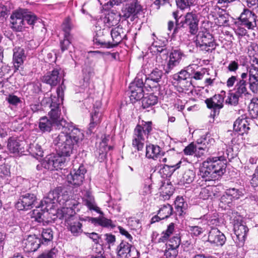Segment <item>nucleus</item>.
Instances as JSON below:
<instances>
[{
  "instance_id": "obj_33",
  "label": "nucleus",
  "mask_w": 258,
  "mask_h": 258,
  "mask_svg": "<svg viewBox=\"0 0 258 258\" xmlns=\"http://www.w3.org/2000/svg\"><path fill=\"white\" fill-rule=\"evenodd\" d=\"M24 22H26L32 28L35 26H37L39 24L41 23V20L37 17V16L31 12L28 11L27 9H23Z\"/></svg>"
},
{
  "instance_id": "obj_17",
  "label": "nucleus",
  "mask_w": 258,
  "mask_h": 258,
  "mask_svg": "<svg viewBox=\"0 0 258 258\" xmlns=\"http://www.w3.org/2000/svg\"><path fill=\"white\" fill-rule=\"evenodd\" d=\"M256 16L252 11L244 9L241 14L239 20L241 25L244 26L248 29H253L256 26Z\"/></svg>"
},
{
  "instance_id": "obj_30",
  "label": "nucleus",
  "mask_w": 258,
  "mask_h": 258,
  "mask_svg": "<svg viewBox=\"0 0 258 258\" xmlns=\"http://www.w3.org/2000/svg\"><path fill=\"white\" fill-rule=\"evenodd\" d=\"M249 124L246 118L242 116L241 118H237L233 124V129L235 131L239 132V134L243 135L247 134L249 130Z\"/></svg>"
},
{
  "instance_id": "obj_32",
  "label": "nucleus",
  "mask_w": 258,
  "mask_h": 258,
  "mask_svg": "<svg viewBox=\"0 0 258 258\" xmlns=\"http://www.w3.org/2000/svg\"><path fill=\"white\" fill-rule=\"evenodd\" d=\"M132 244L122 241L117 248V255L120 258H128L131 256Z\"/></svg>"
},
{
  "instance_id": "obj_8",
  "label": "nucleus",
  "mask_w": 258,
  "mask_h": 258,
  "mask_svg": "<svg viewBox=\"0 0 258 258\" xmlns=\"http://www.w3.org/2000/svg\"><path fill=\"white\" fill-rule=\"evenodd\" d=\"M226 96V92L221 91L220 94H216L212 97L205 100L207 106L209 109H213L214 116L218 115L220 110L223 107L224 98Z\"/></svg>"
},
{
  "instance_id": "obj_59",
  "label": "nucleus",
  "mask_w": 258,
  "mask_h": 258,
  "mask_svg": "<svg viewBox=\"0 0 258 258\" xmlns=\"http://www.w3.org/2000/svg\"><path fill=\"white\" fill-rule=\"evenodd\" d=\"M94 219L97 220L98 224L102 226L103 227H110L111 228H113L115 227V225L113 224H112V222L111 220L108 219L104 217H102L99 219L94 218Z\"/></svg>"
},
{
  "instance_id": "obj_20",
  "label": "nucleus",
  "mask_w": 258,
  "mask_h": 258,
  "mask_svg": "<svg viewBox=\"0 0 258 258\" xmlns=\"http://www.w3.org/2000/svg\"><path fill=\"white\" fill-rule=\"evenodd\" d=\"M233 229L237 239L240 242H244L245 240L248 229L245 223L242 221L241 217H239L234 220Z\"/></svg>"
},
{
  "instance_id": "obj_4",
  "label": "nucleus",
  "mask_w": 258,
  "mask_h": 258,
  "mask_svg": "<svg viewBox=\"0 0 258 258\" xmlns=\"http://www.w3.org/2000/svg\"><path fill=\"white\" fill-rule=\"evenodd\" d=\"M197 47L203 51L212 53L218 45L212 35L207 31L200 32L195 40Z\"/></svg>"
},
{
  "instance_id": "obj_5",
  "label": "nucleus",
  "mask_w": 258,
  "mask_h": 258,
  "mask_svg": "<svg viewBox=\"0 0 258 258\" xmlns=\"http://www.w3.org/2000/svg\"><path fill=\"white\" fill-rule=\"evenodd\" d=\"M79 203L75 200H69L66 202V207L62 208L57 213V217L64 221L65 225L77 218L76 211L79 210L78 208Z\"/></svg>"
},
{
  "instance_id": "obj_27",
  "label": "nucleus",
  "mask_w": 258,
  "mask_h": 258,
  "mask_svg": "<svg viewBox=\"0 0 258 258\" xmlns=\"http://www.w3.org/2000/svg\"><path fill=\"white\" fill-rule=\"evenodd\" d=\"M83 201L84 205H86L90 210L94 211L101 215L103 214V212L100 210V208L97 206L94 197L92 195L90 191L86 190L85 191L83 198Z\"/></svg>"
},
{
  "instance_id": "obj_28",
  "label": "nucleus",
  "mask_w": 258,
  "mask_h": 258,
  "mask_svg": "<svg viewBox=\"0 0 258 258\" xmlns=\"http://www.w3.org/2000/svg\"><path fill=\"white\" fill-rule=\"evenodd\" d=\"M173 78L185 87L186 90H188V88L192 86L190 80H187L190 79V74L185 70H181L178 74H174Z\"/></svg>"
},
{
  "instance_id": "obj_57",
  "label": "nucleus",
  "mask_w": 258,
  "mask_h": 258,
  "mask_svg": "<svg viewBox=\"0 0 258 258\" xmlns=\"http://www.w3.org/2000/svg\"><path fill=\"white\" fill-rule=\"evenodd\" d=\"M195 0H176L177 7L184 10L194 4Z\"/></svg>"
},
{
  "instance_id": "obj_47",
  "label": "nucleus",
  "mask_w": 258,
  "mask_h": 258,
  "mask_svg": "<svg viewBox=\"0 0 258 258\" xmlns=\"http://www.w3.org/2000/svg\"><path fill=\"white\" fill-rule=\"evenodd\" d=\"M196 176L195 172L191 169L186 170L182 177L181 182L183 184L191 183Z\"/></svg>"
},
{
  "instance_id": "obj_43",
  "label": "nucleus",
  "mask_w": 258,
  "mask_h": 258,
  "mask_svg": "<svg viewBox=\"0 0 258 258\" xmlns=\"http://www.w3.org/2000/svg\"><path fill=\"white\" fill-rule=\"evenodd\" d=\"M246 86V82L245 80H239L237 81L235 86V92H236L238 95H241V96H242L243 95H246L248 93Z\"/></svg>"
},
{
  "instance_id": "obj_60",
  "label": "nucleus",
  "mask_w": 258,
  "mask_h": 258,
  "mask_svg": "<svg viewBox=\"0 0 258 258\" xmlns=\"http://www.w3.org/2000/svg\"><path fill=\"white\" fill-rule=\"evenodd\" d=\"M189 231L195 236H199L204 232L203 228L199 226H189Z\"/></svg>"
},
{
  "instance_id": "obj_13",
  "label": "nucleus",
  "mask_w": 258,
  "mask_h": 258,
  "mask_svg": "<svg viewBox=\"0 0 258 258\" xmlns=\"http://www.w3.org/2000/svg\"><path fill=\"white\" fill-rule=\"evenodd\" d=\"M23 12V9H20L13 12L10 17L11 28L16 31H22L26 27Z\"/></svg>"
},
{
  "instance_id": "obj_41",
  "label": "nucleus",
  "mask_w": 258,
  "mask_h": 258,
  "mask_svg": "<svg viewBox=\"0 0 258 258\" xmlns=\"http://www.w3.org/2000/svg\"><path fill=\"white\" fill-rule=\"evenodd\" d=\"M175 212L176 215L179 216L182 215L184 211L185 210L187 207V204L184 202L182 197H177L174 202Z\"/></svg>"
},
{
  "instance_id": "obj_22",
  "label": "nucleus",
  "mask_w": 258,
  "mask_h": 258,
  "mask_svg": "<svg viewBox=\"0 0 258 258\" xmlns=\"http://www.w3.org/2000/svg\"><path fill=\"white\" fill-rule=\"evenodd\" d=\"M183 55V53L180 49H172L169 54V60L167 67L164 69L165 73H169L174 67L178 66Z\"/></svg>"
},
{
  "instance_id": "obj_10",
  "label": "nucleus",
  "mask_w": 258,
  "mask_h": 258,
  "mask_svg": "<svg viewBox=\"0 0 258 258\" xmlns=\"http://www.w3.org/2000/svg\"><path fill=\"white\" fill-rule=\"evenodd\" d=\"M163 76L161 70L155 69L148 75L145 77V84L153 91H159L160 90V82Z\"/></svg>"
},
{
  "instance_id": "obj_46",
  "label": "nucleus",
  "mask_w": 258,
  "mask_h": 258,
  "mask_svg": "<svg viewBox=\"0 0 258 258\" xmlns=\"http://www.w3.org/2000/svg\"><path fill=\"white\" fill-rule=\"evenodd\" d=\"M248 111L251 117L256 118L258 116V99L253 98L248 105Z\"/></svg>"
},
{
  "instance_id": "obj_37",
  "label": "nucleus",
  "mask_w": 258,
  "mask_h": 258,
  "mask_svg": "<svg viewBox=\"0 0 258 258\" xmlns=\"http://www.w3.org/2000/svg\"><path fill=\"white\" fill-rule=\"evenodd\" d=\"M181 163L180 161L175 164H172L169 162L168 164H165L160 169V172L166 177H170L176 169L180 167Z\"/></svg>"
},
{
  "instance_id": "obj_55",
  "label": "nucleus",
  "mask_w": 258,
  "mask_h": 258,
  "mask_svg": "<svg viewBox=\"0 0 258 258\" xmlns=\"http://www.w3.org/2000/svg\"><path fill=\"white\" fill-rule=\"evenodd\" d=\"M180 238L176 234V236L172 237L169 239L168 244H166L167 247L177 249L180 244Z\"/></svg>"
},
{
  "instance_id": "obj_3",
  "label": "nucleus",
  "mask_w": 258,
  "mask_h": 258,
  "mask_svg": "<svg viewBox=\"0 0 258 258\" xmlns=\"http://www.w3.org/2000/svg\"><path fill=\"white\" fill-rule=\"evenodd\" d=\"M226 161L224 157H210L202 163L199 175L206 181L218 179L225 172Z\"/></svg>"
},
{
  "instance_id": "obj_29",
  "label": "nucleus",
  "mask_w": 258,
  "mask_h": 258,
  "mask_svg": "<svg viewBox=\"0 0 258 258\" xmlns=\"http://www.w3.org/2000/svg\"><path fill=\"white\" fill-rule=\"evenodd\" d=\"M26 56L25 51L21 47H15L13 49V63L14 67L18 70L19 67L23 63Z\"/></svg>"
},
{
  "instance_id": "obj_58",
  "label": "nucleus",
  "mask_w": 258,
  "mask_h": 258,
  "mask_svg": "<svg viewBox=\"0 0 258 258\" xmlns=\"http://www.w3.org/2000/svg\"><path fill=\"white\" fill-rule=\"evenodd\" d=\"M233 200L232 199L226 192L221 197L220 203L221 206L223 207L225 206V208H226L227 206L229 207H231L232 205V201Z\"/></svg>"
},
{
  "instance_id": "obj_42",
  "label": "nucleus",
  "mask_w": 258,
  "mask_h": 258,
  "mask_svg": "<svg viewBox=\"0 0 258 258\" xmlns=\"http://www.w3.org/2000/svg\"><path fill=\"white\" fill-rule=\"evenodd\" d=\"M173 213L172 206L168 204L162 205L159 209L158 215L161 216L163 219L168 218Z\"/></svg>"
},
{
  "instance_id": "obj_1",
  "label": "nucleus",
  "mask_w": 258,
  "mask_h": 258,
  "mask_svg": "<svg viewBox=\"0 0 258 258\" xmlns=\"http://www.w3.org/2000/svg\"><path fill=\"white\" fill-rule=\"evenodd\" d=\"M64 89L65 87L62 83L56 90L57 98L51 96V110L48 113L51 120L56 125V128L60 131V134L56 138H58L59 143L61 144L60 146L62 147V148L66 147L64 142L67 143L72 141L71 138L77 139V140L84 138L83 133L79 128L75 127L72 123L67 122L60 117L61 112L59 106L63 100Z\"/></svg>"
},
{
  "instance_id": "obj_63",
  "label": "nucleus",
  "mask_w": 258,
  "mask_h": 258,
  "mask_svg": "<svg viewBox=\"0 0 258 258\" xmlns=\"http://www.w3.org/2000/svg\"><path fill=\"white\" fill-rule=\"evenodd\" d=\"M196 151V146L193 143H191L184 148L183 152L186 155H192Z\"/></svg>"
},
{
  "instance_id": "obj_40",
  "label": "nucleus",
  "mask_w": 258,
  "mask_h": 258,
  "mask_svg": "<svg viewBox=\"0 0 258 258\" xmlns=\"http://www.w3.org/2000/svg\"><path fill=\"white\" fill-rule=\"evenodd\" d=\"M53 231L51 228L43 229L41 234V243L42 245H48L52 240Z\"/></svg>"
},
{
  "instance_id": "obj_52",
  "label": "nucleus",
  "mask_w": 258,
  "mask_h": 258,
  "mask_svg": "<svg viewBox=\"0 0 258 258\" xmlns=\"http://www.w3.org/2000/svg\"><path fill=\"white\" fill-rule=\"evenodd\" d=\"M102 239L105 241V244L108 245V248H110L111 246H113L116 241L115 235L110 233H106L102 235Z\"/></svg>"
},
{
  "instance_id": "obj_23",
  "label": "nucleus",
  "mask_w": 258,
  "mask_h": 258,
  "mask_svg": "<svg viewBox=\"0 0 258 258\" xmlns=\"http://www.w3.org/2000/svg\"><path fill=\"white\" fill-rule=\"evenodd\" d=\"M41 239L35 235H29L23 241V247L27 252H34L41 245Z\"/></svg>"
},
{
  "instance_id": "obj_44",
  "label": "nucleus",
  "mask_w": 258,
  "mask_h": 258,
  "mask_svg": "<svg viewBox=\"0 0 258 258\" xmlns=\"http://www.w3.org/2000/svg\"><path fill=\"white\" fill-rule=\"evenodd\" d=\"M35 206L36 208L32 211L31 217L39 223L43 222L44 221V213L46 211L40 206Z\"/></svg>"
},
{
  "instance_id": "obj_24",
  "label": "nucleus",
  "mask_w": 258,
  "mask_h": 258,
  "mask_svg": "<svg viewBox=\"0 0 258 258\" xmlns=\"http://www.w3.org/2000/svg\"><path fill=\"white\" fill-rule=\"evenodd\" d=\"M95 34L94 36V43L98 46H100L103 48H108L109 46V42L107 41L105 39V34L107 33V30L105 29H101L99 26L98 23L95 26L94 30Z\"/></svg>"
},
{
  "instance_id": "obj_19",
  "label": "nucleus",
  "mask_w": 258,
  "mask_h": 258,
  "mask_svg": "<svg viewBox=\"0 0 258 258\" xmlns=\"http://www.w3.org/2000/svg\"><path fill=\"white\" fill-rule=\"evenodd\" d=\"M226 241L225 235L218 228L212 227L208 233V241L217 246H223Z\"/></svg>"
},
{
  "instance_id": "obj_31",
  "label": "nucleus",
  "mask_w": 258,
  "mask_h": 258,
  "mask_svg": "<svg viewBox=\"0 0 258 258\" xmlns=\"http://www.w3.org/2000/svg\"><path fill=\"white\" fill-rule=\"evenodd\" d=\"M73 236H78L83 232L82 224L78 219H75L65 225Z\"/></svg>"
},
{
  "instance_id": "obj_34",
  "label": "nucleus",
  "mask_w": 258,
  "mask_h": 258,
  "mask_svg": "<svg viewBox=\"0 0 258 258\" xmlns=\"http://www.w3.org/2000/svg\"><path fill=\"white\" fill-rule=\"evenodd\" d=\"M119 21L118 15L114 13H109L103 19L104 26L110 28L116 26Z\"/></svg>"
},
{
  "instance_id": "obj_26",
  "label": "nucleus",
  "mask_w": 258,
  "mask_h": 258,
  "mask_svg": "<svg viewBox=\"0 0 258 258\" xmlns=\"http://www.w3.org/2000/svg\"><path fill=\"white\" fill-rule=\"evenodd\" d=\"M101 104L100 102H96L94 105L93 110L91 113V121L89 124V130L92 132L94 128L101 121V112H100Z\"/></svg>"
},
{
  "instance_id": "obj_35",
  "label": "nucleus",
  "mask_w": 258,
  "mask_h": 258,
  "mask_svg": "<svg viewBox=\"0 0 258 258\" xmlns=\"http://www.w3.org/2000/svg\"><path fill=\"white\" fill-rule=\"evenodd\" d=\"M142 99V107L144 109H147L148 111L150 110V108L152 109V107L158 102L157 97L152 94L143 96Z\"/></svg>"
},
{
  "instance_id": "obj_48",
  "label": "nucleus",
  "mask_w": 258,
  "mask_h": 258,
  "mask_svg": "<svg viewBox=\"0 0 258 258\" xmlns=\"http://www.w3.org/2000/svg\"><path fill=\"white\" fill-rule=\"evenodd\" d=\"M150 50L151 52H154L156 54L162 53L163 55H166L168 53V51L165 45L159 46L155 43H153L150 47Z\"/></svg>"
},
{
  "instance_id": "obj_45",
  "label": "nucleus",
  "mask_w": 258,
  "mask_h": 258,
  "mask_svg": "<svg viewBox=\"0 0 258 258\" xmlns=\"http://www.w3.org/2000/svg\"><path fill=\"white\" fill-rule=\"evenodd\" d=\"M174 230V224L173 223H171L167 227V229L163 231L162 233L161 236L158 239V242L159 243L160 242H165L169 236L171 234L173 233Z\"/></svg>"
},
{
  "instance_id": "obj_11",
  "label": "nucleus",
  "mask_w": 258,
  "mask_h": 258,
  "mask_svg": "<svg viewBox=\"0 0 258 258\" xmlns=\"http://www.w3.org/2000/svg\"><path fill=\"white\" fill-rule=\"evenodd\" d=\"M253 63L247 68L249 73V88L253 93L258 90V59L254 58Z\"/></svg>"
},
{
  "instance_id": "obj_36",
  "label": "nucleus",
  "mask_w": 258,
  "mask_h": 258,
  "mask_svg": "<svg viewBox=\"0 0 258 258\" xmlns=\"http://www.w3.org/2000/svg\"><path fill=\"white\" fill-rule=\"evenodd\" d=\"M54 192H50L47 197L44 198L43 200L41 202V204L39 206L43 208L46 212H48L49 209H51L53 207V204L54 203V201L56 200V197L54 196Z\"/></svg>"
},
{
  "instance_id": "obj_62",
  "label": "nucleus",
  "mask_w": 258,
  "mask_h": 258,
  "mask_svg": "<svg viewBox=\"0 0 258 258\" xmlns=\"http://www.w3.org/2000/svg\"><path fill=\"white\" fill-rule=\"evenodd\" d=\"M142 122V124L140 125L141 127V128H143L144 133H145V134L148 136L152 130V123L151 121L145 122L144 121H143Z\"/></svg>"
},
{
  "instance_id": "obj_25",
  "label": "nucleus",
  "mask_w": 258,
  "mask_h": 258,
  "mask_svg": "<svg viewBox=\"0 0 258 258\" xmlns=\"http://www.w3.org/2000/svg\"><path fill=\"white\" fill-rule=\"evenodd\" d=\"M60 71V69L55 68L52 71L47 72L43 77L42 82L50 85L51 86H56L61 79Z\"/></svg>"
},
{
  "instance_id": "obj_18",
  "label": "nucleus",
  "mask_w": 258,
  "mask_h": 258,
  "mask_svg": "<svg viewBox=\"0 0 258 258\" xmlns=\"http://www.w3.org/2000/svg\"><path fill=\"white\" fill-rule=\"evenodd\" d=\"M110 35L112 37V41H108L109 46H108L107 48L116 47L123 40L127 39L125 30L119 26L112 29L110 31Z\"/></svg>"
},
{
  "instance_id": "obj_15",
  "label": "nucleus",
  "mask_w": 258,
  "mask_h": 258,
  "mask_svg": "<svg viewBox=\"0 0 258 258\" xmlns=\"http://www.w3.org/2000/svg\"><path fill=\"white\" fill-rule=\"evenodd\" d=\"M86 172V170L82 165L79 166V168L74 169L67 175V178L69 183L78 186L81 185L84 179V175Z\"/></svg>"
},
{
  "instance_id": "obj_6",
  "label": "nucleus",
  "mask_w": 258,
  "mask_h": 258,
  "mask_svg": "<svg viewBox=\"0 0 258 258\" xmlns=\"http://www.w3.org/2000/svg\"><path fill=\"white\" fill-rule=\"evenodd\" d=\"M142 11V7L138 0H127L122 9V16L125 19L131 17L133 21Z\"/></svg>"
},
{
  "instance_id": "obj_51",
  "label": "nucleus",
  "mask_w": 258,
  "mask_h": 258,
  "mask_svg": "<svg viewBox=\"0 0 258 258\" xmlns=\"http://www.w3.org/2000/svg\"><path fill=\"white\" fill-rule=\"evenodd\" d=\"M213 194L212 187L211 186H207L201 189L200 193V197L203 200H207L209 198L212 197Z\"/></svg>"
},
{
  "instance_id": "obj_53",
  "label": "nucleus",
  "mask_w": 258,
  "mask_h": 258,
  "mask_svg": "<svg viewBox=\"0 0 258 258\" xmlns=\"http://www.w3.org/2000/svg\"><path fill=\"white\" fill-rule=\"evenodd\" d=\"M111 149L110 147L102 148L101 146H99L96 151V154L98 155V159L100 162H102L105 160L107 152Z\"/></svg>"
},
{
  "instance_id": "obj_39",
  "label": "nucleus",
  "mask_w": 258,
  "mask_h": 258,
  "mask_svg": "<svg viewBox=\"0 0 258 258\" xmlns=\"http://www.w3.org/2000/svg\"><path fill=\"white\" fill-rule=\"evenodd\" d=\"M53 125H54L53 122L47 117H42L39 119V128L42 133L50 132Z\"/></svg>"
},
{
  "instance_id": "obj_14",
  "label": "nucleus",
  "mask_w": 258,
  "mask_h": 258,
  "mask_svg": "<svg viewBox=\"0 0 258 258\" xmlns=\"http://www.w3.org/2000/svg\"><path fill=\"white\" fill-rule=\"evenodd\" d=\"M36 197L32 194L27 193L19 198L16 203V208L18 210H28L36 206Z\"/></svg>"
},
{
  "instance_id": "obj_50",
  "label": "nucleus",
  "mask_w": 258,
  "mask_h": 258,
  "mask_svg": "<svg viewBox=\"0 0 258 258\" xmlns=\"http://www.w3.org/2000/svg\"><path fill=\"white\" fill-rule=\"evenodd\" d=\"M73 27L72 24L71 23V19L69 18H66L62 24V29L63 32H64V36L65 38H68V37H70V31L71 30Z\"/></svg>"
},
{
  "instance_id": "obj_61",
  "label": "nucleus",
  "mask_w": 258,
  "mask_h": 258,
  "mask_svg": "<svg viewBox=\"0 0 258 258\" xmlns=\"http://www.w3.org/2000/svg\"><path fill=\"white\" fill-rule=\"evenodd\" d=\"M167 249L165 250L164 255L166 258H176L178 255V252L177 249L171 247H167Z\"/></svg>"
},
{
  "instance_id": "obj_38",
  "label": "nucleus",
  "mask_w": 258,
  "mask_h": 258,
  "mask_svg": "<svg viewBox=\"0 0 258 258\" xmlns=\"http://www.w3.org/2000/svg\"><path fill=\"white\" fill-rule=\"evenodd\" d=\"M160 148L158 145L150 144L146 146V156L149 159H155L159 155Z\"/></svg>"
},
{
  "instance_id": "obj_56",
  "label": "nucleus",
  "mask_w": 258,
  "mask_h": 258,
  "mask_svg": "<svg viewBox=\"0 0 258 258\" xmlns=\"http://www.w3.org/2000/svg\"><path fill=\"white\" fill-rule=\"evenodd\" d=\"M85 234L89 238L91 239L95 244L101 243L102 245H103L104 244V243L103 241V239H102V235L100 236L97 233H96L95 232H92V233L86 232V233H85Z\"/></svg>"
},
{
  "instance_id": "obj_54",
  "label": "nucleus",
  "mask_w": 258,
  "mask_h": 258,
  "mask_svg": "<svg viewBox=\"0 0 258 258\" xmlns=\"http://www.w3.org/2000/svg\"><path fill=\"white\" fill-rule=\"evenodd\" d=\"M225 192L233 200L239 199L242 195V191L235 188L228 189Z\"/></svg>"
},
{
  "instance_id": "obj_2",
  "label": "nucleus",
  "mask_w": 258,
  "mask_h": 258,
  "mask_svg": "<svg viewBox=\"0 0 258 258\" xmlns=\"http://www.w3.org/2000/svg\"><path fill=\"white\" fill-rule=\"evenodd\" d=\"M71 142L69 143L64 142V147L61 148V144L59 143L58 138H56L54 141V143L57 146L59 150V153L55 155H50L47 157L45 161L42 163V165L45 168L50 170H58L62 169L66 166L70 161L69 156L73 153L74 150H76L79 147L80 144L84 138H81L77 140L71 138Z\"/></svg>"
},
{
  "instance_id": "obj_9",
  "label": "nucleus",
  "mask_w": 258,
  "mask_h": 258,
  "mask_svg": "<svg viewBox=\"0 0 258 258\" xmlns=\"http://www.w3.org/2000/svg\"><path fill=\"white\" fill-rule=\"evenodd\" d=\"M144 87L149 88L145 85L143 79L140 78L139 76H137L129 86L131 99H134L136 101L141 99L144 96Z\"/></svg>"
},
{
  "instance_id": "obj_12",
  "label": "nucleus",
  "mask_w": 258,
  "mask_h": 258,
  "mask_svg": "<svg viewBox=\"0 0 258 258\" xmlns=\"http://www.w3.org/2000/svg\"><path fill=\"white\" fill-rule=\"evenodd\" d=\"M253 63L247 68L249 73V88L253 93L258 90V59L254 58Z\"/></svg>"
},
{
  "instance_id": "obj_16",
  "label": "nucleus",
  "mask_w": 258,
  "mask_h": 258,
  "mask_svg": "<svg viewBox=\"0 0 258 258\" xmlns=\"http://www.w3.org/2000/svg\"><path fill=\"white\" fill-rule=\"evenodd\" d=\"M148 137L144 133V131H143L141 125L138 124L134 131L132 146L138 151H142L144 147L145 138H147Z\"/></svg>"
},
{
  "instance_id": "obj_64",
  "label": "nucleus",
  "mask_w": 258,
  "mask_h": 258,
  "mask_svg": "<svg viewBox=\"0 0 258 258\" xmlns=\"http://www.w3.org/2000/svg\"><path fill=\"white\" fill-rule=\"evenodd\" d=\"M57 252L56 249L52 248L48 251L43 252L37 258H54Z\"/></svg>"
},
{
  "instance_id": "obj_7",
  "label": "nucleus",
  "mask_w": 258,
  "mask_h": 258,
  "mask_svg": "<svg viewBox=\"0 0 258 258\" xmlns=\"http://www.w3.org/2000/svg\"><path fill=\"white\" fill-rule=\"evenodd\" d=\"M199 22L198 14L192 11L186 14L184 20L180 22V24H177V27H180V28L188 27L189 32L191 34H196L198 30Z\"/></svg>"
},
{
  "instance_id": "obj_49",
  "label": "nucleus",
  "mask_w": 258,
  "mask_h": 258,
  "mask_svg": "<svg viewBox=\"0 0 258 258\" xmlns=\"http://www.w3.org/2000/svg\"><path fill=\"white\" fill-rule=\"evenodd\" d=\"M241 95H238L236 92H230L228 93L227 99L226 100V103L231 105L236 106L238 104L239 98L241 97Z\"/></svg>"
},
{
  "instance_id": "obj_21",
  "label": "nucleus",
  "mask_w": 258,
  "mask_h": 258,
  "mask_svg": "<svg viewBox=\"0 0 258 258\" xmlns=\"http://www.w3.org/2000/svg\"><path fill=\"white\" fill-rule=\"evenodd\" d=\"M23 143L17 137H10L7 141V149L11 153L16 155L22 154L24 152Z\"/></svg>"
}]
</instances>
